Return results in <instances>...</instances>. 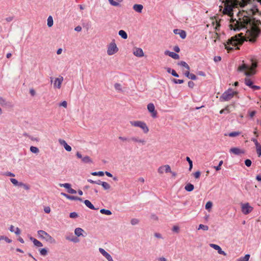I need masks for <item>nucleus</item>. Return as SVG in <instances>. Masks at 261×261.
Listing matches in <instances>:
<instances>
[{"label":"nucleus","mask_w":261,"mask_h":261,"mask_svg":"<svg viewBox=\"0 0 261 261\" xmlns=\"http://www.w3.org/2000/svg\"><path fill=\"white\" fill-rule=\"evenodd\" d=\"M223 13L230 17L229 27L235 31L244 30L245 35L240 37L243 34L232 37L225 44V48L230 51L238 46L242 44L244 40L254 43L259 37L261 30L258 25L261 24L260 20L253 17L257 13H259L257 8L256 2L254 5L251 3V0H225Z\"/></svg>","instance_id":"1"},{"label":"nucleus","mask_w":261,"mask_h":261,"mask_svg":"<svg viewBox=\"0 0 261 261\" xmlns=\"http://www.w3.org/2000/svg\"><path fill=\"white\" fill-rule=\"evenodd\" d=\"M250 62V65L243 64L238 68L240 71H245L244 74L246 76H250L256 73L255 68L257 67V62L254 58H251Z\"/></svg>","instance_id":"2"},{"label":"nucleus","mask_w":261,"mask_h":261,"mask_svg":"<svg viewBox=\"0 0 261 261\" xmlns=\"http://www.w3.org/2000/svg\"><path fill=\"white\" fill-rule=\"evenodd\" d=\"M237 94V92L233 91L231 89H228L220 96V100L222 101H228L231 99L234 96V95Z\"/></svg>","instance_id":"3"},{"label":"nucleus","mask_w":261,"mask_h":261,"mask_svg":"<svg viewBox=\"0 0 261 261\" xmlns=\"http://www.w3.org/2000/svg\"><path fill=\"white\" fill-rule=\"evenodd\" d=\"M130 123L132 126L141 128L145 134L147 133L149 131V128L144 122L141 121H130Z\"/></svg>","instance_id":"4"},{"label":"nucleus","mask_w":261,"mask_h":261,"mask_svg":"<svg viewBox=\"0 0 261 261\" xmlns=\"http://www.w3.org/2000/svg\"><path fill=\"white\" fill-rule=\"evenodd\" d=\"M164 169H165V172L166 173H171L172 174V175L174 177H175L176 176V173L175 172H173L171 170L170 166L168 165H166L164 166H162L160 167L158 169V172L160 174H163V170Z\"/></svg>","instance_id":"5"},{"label":"nucleus","mask_w":261,"mask_h":261,"mask_svg":"<svg viewBox=\"0 0 261 261\" xmlns=\"http://www.w3.org/2000/svg\"><path fill=\"white\" fill-rule=\"evenodd\" d=\"M118 51V48L117 47L116 43L114 41L110 43L107 49L108 55L110 56L113 55L116 53Z\"/></svg>","instance_id":"6"},{"label":"nucleus","mask_w":261,"mask_h":261,"mask_svg":"<svg viewBox=\"0 0 261 261\" xmlns=\"http://www.w3.org/2000/svg\"><path fill=\"white\" fill-rule=\"evenodd\" d=\"M76 155L77 158L81 159L82 162L85 164H91L93 162L92 160L89 156L85 155L83 156L82 154L79 152H76Z\"/></svg>","instance_id":"7"},{"label":"nucleus","mask_w":261,"mask_h":261,"mask_svg":"<svg viewBox=\"0 0 261 261\" xmlns=\"http://www.w3.org/2000/svg\"><path fill=\"white\" fill-rule=\"evenodd\" d=\"M50 79L51 82L54 83V87L55 88L60 89L61 87L62 83L63 81V77L62 76H60L58 78H56L54 81H53V77H51Z\"/></svg>","instance_id":"8"},{"label":"nucleus","mask_w":261,"mask_h":261,"mask_svg":"<svg viewBox=\"0 0 261 261\" xmlns=\"http://www.w3.org/2000/svg\"><path fill=\"white\" fill-rule=\"evenodd\" d=\"M253 210V207L249 205L248 203H245L242 205V211L245 215L250 213Z\"/></svg>","instance_id":"9"},{"label":"nucleus","mask_w":261,"mask_h":261,"mask_svg":"<svg viewBox=\"0 0 261 261\" xmlns=\"http://www.w3.org/2000/svg\"><path fill=\"white\" fill-rule=\"evenodd\" d=\"M147 110L151 114V116L153 118H156L157 116V112L155 110V107L153 103H149L147 105Z\"/></svg>","instance_id":"10"},{"label":"nucleus","mask_w":261,"mask_h":261,"mask_svg":"<svg viewBox=\"0 0 261 261\" xmlns=\"http://www.w3.org/2000/svg\"><path fill=\"white\" fill-rule=\"evenodd\" d=\"M210 246L217 250L219 254H222L225 256L226 255V253L221 249V247L219 245L214 244H210Z\"/></svg>","instance_id":"11"},{"label":"nucleus","mask_w":261,"mask_h":261,"mask_svg":"<svg viewBox=\"0 0 261 261\" xmlns=\"http://www.w3.org/2000/svg\"><path fill=\"white\" fill-rule=\"evenodd\" d=\"M37 234L38 237L43 240H46L48 236H49V234L47 233L46 231L42 230H39L37 231Z\"/></svg>","instance_id":"12"},{"label":"nucleus","mask_w":261,"mask_h":261,"mask_svg":"<svg viewBox=\"0 0 261 261\" xmlns=\"http://www.w3.org/2000/svg\"><path fill=\"white\" fill-rule=\"evenodd\" d=\"M230 153H233L235 155H239L241 153H244L245 151L238 147H233L230 148L229 150Z\"/></svg>","instance_id":"13"},{"label":"nucleus","mask_w":261,"mask_h":261,"mask_svg":"<svg viewBox=\"0 0 261 261\" xmlns=\"http://www.w3.org/2000/svg\"><path fill=\"white\" fill-rule=\"evenodd\" d=\"M59 142L60 143V144L63 146L64 148L65 149V150L67 151H70L72 149L71 147L70 146H69V145L67 144V143H66V142L64 140H63V139H59Z\"/></svg>","instance_id":"14"},{"label":"nucleus","mask_w":261,"mask_h":261,"mask_svg":"<svg viewBox=\"0 0 261 261\" xmlns=\"http://www.w3.org/2000/svg\"><path fill=\"white\" fill-rule=\"evenodd\" d=\"M164 54L165 55L169 56L174 59H178L179 58V56L178 54L174 52L170 51L168 50H165Z\"/></svg>","instance_id":"15"},{"label":"nucleus","mask_w":261,"mask_h":261,"mask_svg":"<svg viewBox=\"0 0 261 261\" xmlns=\"http://www.w3.org/2000/svg\"><path fill=\"white\" fill-rule=\"evenodd\" d=\"M130 140L134 142L141 143L142 145H144L146 143V141L144 139H141L138 137H132L130 138Z\"/></svg>","instance_id":"16"},{"label":"nucleus","mask_w":261,"mask_h":261,"mask_svg":"<svg viewBox=\"0 0 261 261\" xmlns=\"http://www.w3.org/2000/svg\"><path fill=\"white\" fill-rule=\"evenodd\" d=\"M134 55L138 57H142L144 56V53L141 48H136L133 52Z\"/></svg>","instance_id":"17"},{"label":"nucleus","mask_w":261,"mask_h":261,"mask_svg":"<svg viewBox=\"0 0 261 261\" xmlns=\"http://www.w3.org/2000/svg\"><path fill=\"white\" fill-rule=\"evenodd\" d=\"M0 105L2 106H6L8 107H12L11 102L7 101L5 98L0 97Z\"/></svg>","instance_id":"18"},{"label":"nucleus","mask_w":261,"mask_h":261,"mask_svg":"<svg viewBox=\"0 0 261 261\" xmlns=\"http://www.w3.org/2000/svg\"><path fill=\"white\" fill-rule=\"evenodd\" d=\"M133 8L136 12L141 13L142 12L143 6L141 4H135Z\"/></svg>","instance_id":"19"},{"label":"nucleus","mask_w":261,"mask_h":261,"mask_svg":"<svg viewBox=\"0 0 261 261\" xmlns=\"http://www.w3.org/2000/svg\"><path fill=\"white\" fill-rule=\"evenodd\" d=\"M30 239L33 242L35 246H36L37 247L43 246L42 243L41 242L37 240V239H36L32 237H31L30 238Z\"/></svg>","instance_id":"20"},{"label":"nucleus","mask_w":261,"mask_h":261,"mask_svg":"<svg viewBox=\"0 0 261 261\" xmlns=\"http://www.w3.org/2000/svg\"><path fill=\"white\" fill-rule=\"evenodd\" d=\"M85 204L91 210H97L98 208H95L91 202L88 200H85L84 201Z\"/></svg>","instance_id":"21"},{"label":"nucleus","mask_w":261,"mask_h":261,"mask_svg":"<svg viewBox=\"0 0 261 261\" xmlns=\"http://www.w3.org/2000/svg\"><path fill=\"white\" fill-rule=\"evenodd\" d=\"M248 77L249 76H247L244 79V82H245V84H246V85L249 87L250 88H251L253 85V82Z\"/></svg>","instance_id":"22"},{"label":"nucleus","mask_w":261,"mask_h":261,"mask_svg":"<svg viewBox=\"0 0 261 261\" xmlns=\"http://www.w3.org/2000/svg\"><path fill=\"white\" fill-rule=\"evenodd\" d=\"M84 231L82 228L78 227L75 229L74 233L77 237H79L83 234V232Z\"/></svg>","instance_id":"23"},{"label":"nucleus","mask_w":261,"mask_h":261,"mask_svg":"<svg viewBox=\"0 0 261 261\" xmlns=\"http://www.w3.org/2000/svg\"><path fill=\"white\" fill-rule=\"evenodd\" d=\"M109 3L113 6H118L119 3L121 2L122 0H108Z\"/></svg>","instance_id":"24"},{"label":"nucleus","mask_w":261,"mask_h":261,"mask_svg":"<svg viewBox=\"0 0 261 261\" xmlns=\"http://www.w3.org/2000/svg\"><path fill=\"white\" fill-rule=\"evenodd\" d=\"M194 187L193 185L189 183L185 187V189L188 192H191L194 190Z\"/></svg>","instance_id":"25"},{"label":"nucleus","mask_w":261,"mask_h":261,"mask_svg":"<svg viewBox=\"0 0 261 261\" xmlns=\"http://www.w3.org/2000/svg\"><path fill=\"white\" fill-rule=\"evenodd\" d=\"M118 34L124 39L127 38V35L126 33L123 30H120L118 32Z\"/></svg>","instance_id":"26"},{"label":"nucleus","mask_w":261,"mask_h":261,"mask_svg":"<svg viewBox=\"0 0 261 261\" xmlns=\"http://www.w3.org/2000/svg\"><path fill=\"white\" fill-rule=\"evenodd\" d=\"M100 185H101L105 190H109L111 188L110 185L105 181H101Z\"/></svg>","instance_id":"27"},{"label":"nucleus","mask_w":261,"mask_h":261,"mask_svg":"<svg viewBox=\"0 0 261 261\" xmlns=\"http://www.w3.org/2000/svg\"><path fill=\"white\" fill-rule=\"evenodd\" d=\"M47 25L48 27H51L53 25L54 20L51 16H48L47 18Z\"/></svg>","instance_id":"28"},{"label":"nucleus","mask_w":261,"mask_h":261,"mask_svg":"<svg viewBox=\"0 0 261 261\" xmlns=\"http://www.w3.org/2000/svg\"><path fill=\"white\" fill-rule=\"evenodd\" d=\"M178 65L181 66L182 67H184L185 68H186L187 70H190V66L188 65V64L185 61H181L179 63H178Z\"/></svg>","instance_id":"29"},{"label":"nucleus","mask_w":261,"mask_h":261,"mask_svg":"<svg viewBox=\"0 0 261 261\" xmlns=\"http://www.w3.org/2000/svg\"><path fill=\"white\" fill-rule=\"evenodd\" d=\"M249 258H250V255L246 254L244 256L240 257L238 259V261H248Z\"/></svg>","instance_id":"30"},{"label":"nucleus","mask_w":261,"mask_h":261,"mask_svg":"<svg viewBox=\"0 0 261 261\" xmlns=\"http://www.w3.org/2000/svg\"><path fill=\"white\" fill-rule=\"evenodd\" d=\"M100 212L102 214H105L107 215H111L112 214V212L111 211L109 210H106L104 208L101 209L100 210Z\"/></svg>","instance_id":"31"},{"label":"nucleus","mask_w":261,"mask_h":261,"mask_svg":"<svg viewBox=\"0 0 261 261\" xmlns=\"http://www.w3.org/2000/svg\"><path fill=\"white\" fill-rule=\"evenodd\" d=\"M45 241L51 244L56 243V240L49 234Z\"/></svg>","instance_id":"32"},{"label":"nucleus","mask_w":261,"mask_h":261,"mask_svg":"<svg viewBox=\"0 0 261 261\" xmlns=\"http://www.w3.org/2000/svg\"><path fill=\"white\" fill-rule=\"evenodd\" d=\"M211 38L214 39V42L216 41L217 39L219 38V36L217 32L211 33Z\"/></svg>","instance_id":"33"},{"label":"nucleus","mask_w":261,"mask_h":261,"mask_svg":"<svg viewBox=\"0 0 261 261\" xmlns=\"http://www.w3.org/2000/svg\"><path fill=\"white\" fill-rule=\"evenodd\" d=\"M59 186L61 187H64L67 189L68 190H69V189L71 188V185L68 183H65V184H60Z\"/></svg>","instance_id":"34"},{"label":"nucleus","mask_w":261,"mask_h":261,"mask_svg":"<svg viewBox=\"0 0 261 261\" xmlns=\"http://www.w3.org/2000/svg\"><path fill=\"white\" fill-rule=\"evenodd\" d=\"M1 240H5L6 242L10 243L12 242V240L9 239L8 237L4 236H0V241Z\"/></svg>","instance_id":"35"},{"label":"nucleus","mask_w":261,"mask_h":261,"mask_svg":"<svg viewBox=\"0 0 261 261\" xmlns=\"http://www.w3.org/2000/svg\"><path fill=\"white\" fill-rule=\"evenodd\" d=\"M202 229L203 230L206 231L208 229V226L207 225H205L203 224H200L198 226V229Z\"/></svg>","instance_id":"36"},{"label":"nucleus","mask_w":261,"mask_h":261,"mask_svg":"<svg viewBox=\"0 0 261 261\" xmlns=\"http://www.w3.org/2000/svg\"><path fill=\"white\" fill-rule=\"evenodd\" d=\"M30 151L34 153H38L39 152V149L35 146H31L30 147Z\"/></svg>","instance_id":"37"},{"label":"nucleus","mask_w":261,"mask_h":261,"mask_svg":"<svg viewBox=\"0 0 261 261\" xmlns=\"http://www.w3.org/2000/svg\"><path fill=\"white\" fill-rule=\"evenodd\" d=\"M99 251L105 257L107 256L109 253H108L105 249L101 248H99Z\"/></svg>","instance_id":"38"},{"label":"nucleus","mask_w":261,"mask_h":261,"mask_svg":"<svg viewBox=\"0 0 261 261\" xmlns=\"http://www.w3.org/2000/svg\"><path fill=\"white\" fill-rule=\"evenodd\" d=\"M241 133L240 132H233L228 134V136L230 137H234L239 136Z\"/></svg>","instance_id":"39"},{"label":"nucleus","mask_w":261,"mask_h":261,"mask_svg":"<svg viewBox=\"0 0 261 261\" xmlns=\"http://www.w3.org/2000/svg\"><path fill=\"white\" fill-rule=\"evenodd\" d=\"M114 87L117 91H119V92L122 91L121 85L120 84L116 83L114 85Z\"/></svg>","instance_id":"40"},{"label":"nucleus","mask_w":261,"mask_h":261,"mask_svg":"<svg viewBox=\"0 0 261 261\" xmlns=\"http://www.w3.org/2000/svg\"><path fill=\"white\" fill-rule=\"evenodd\" d=\"M68 199L72 200H79L80 201H82V199L81 198L74 196H70V195H69V196L68 197Z\"/></svg>","instance_id":"41"},{"label":"nucleus","mask_w":261,"mask_h":261,"mask_svg":"<svg viewBox=\"0 0 261 261\" xmlns=\"http://www.w3.org/2000/svg\"><path fill=\"white\" fill-rule=\"evenodd\" d=\"M92 175L94 176H102L104 175V172L103 171H98V172H93L91 173Z\"/></svg>","instance_id":"42"},{"label":"nucleus","mask_w":261,"mask_h":261,"mask_svg":"<svg viewBox=\"0 0 261 261\" xmlns=\"http://www.w3.org/2000/svg\"><path fill=\"white\" fill-rule=\"evenodd\" d=\"M179 35L182 39H185L186 37V32L184 30H180L179 32Z\"/></svg>","instance_id":"43"},{"label":"nucleus","mask_w":261,"mask_h":261,"mask_svg":"<svg viewBox=\"0 0 261 261\" xmlns=\"http://www.w3.org/2000/svg\"><path fill=\"white\" fill-rule=\"evenodd\" d=\"M256 149V152L258 156L261 155V145L259 144L255 146Z\"/></svg>","instance_id":"44"},{"label":"nucleus","mask_w":261,"mask_h":261,"mask_svg":"<svg viewBox=\"0 0 261 261\" xmlns=\"http://www.w3.org/2000/svg\"><path fill=\"white\" fill-rule=\"evenodd\" d=\"M39 251L41 255L43 256H45L47 254V250L46 248H42L39 250Z\"/></svg>","instance_id":"45"},{"label":"nucleus","mask_w":261,"mask_h":261,"mask_svg":"<svg viewBox=\"0 0 261 261\" xmlns=\"http://www.w3.org/2000/svg\"><path fill=\"white\" fill-rule=\"evenodd\" d=\"M213 206V203L211 201H208L205 204V208L207 210H210Z\"/></svg>","instance_id":"46"},{"label":"nucleus","mask_w":261,"mask_h":261,"mask_svg":"<svg viewBox=\"0 0 261 261\" xmlns=\"http://www.w3.org/2000/svg\"><path fill=\"white\" fill-rule=\"evenodd\" d=\"M88 182H90V183H91V184H97V185H100V183H101V181L100 180H96V181H94V180H93L91 179H88L87 180Z\"/></svg>","instance_id":"47"},{"label":"nucleus","mask_w":261,"mask_h":261,"mask_svg":"<svg viewBox=\"0 0 261 261\" xmlns=\"http://www.w3.org/2000/svg\"><path fill=\"white\" fill-rule=\"evenodd\" d=\"M139 220L136 218H133L130 221V223L133 225H137L139 223Z\"/></svg>","instance_id":"48"},{"label":"nucleus","mask_w":261,"mask_h":261,"mask_svg":"<svg viewBox=\"0 0 261 261\" xmlns=\"http://www.w3.org/2000/svg\"><path fill=\"white\" fill-rule=\"evenodd\" d=\"M223 161H220L219 162V165L217 166H215L214 168L217 170L219 171L221 169V166L223 164Z\"/></svg>","instance_id":"49"},{"label":"nucleus","mask_w":261,"mask_h":261,"mask_svg":"<svg viewBox=\"0 0 261 261\" xmlns=\"http://www.w3.org/2000/svg\"><path fill=\"white\" fill-rule=\"evenodd\" d=\"M172 81L175 84H182L184 83V80H177V79H173L172 80Z\"/></svg>","instance_id":"50"},{"label":"nucleus","mask_w":261,"mask_h":261,"mask_svg":"<svg viewBox=\"0 0 261 261\" xmlns=\"http://www.w3.org/2000/svg\"><path fill=\"white\" fill-rule=\"evenodd\" d=\"M71 218H76L78 217V214L76 212H72L69 215Z\"/></svg>","instance_id":"51"},{"label":"nucleus","mask_w":261,"mask_h":261,"mask_svg":"<svg viewBox=\"0 0 261 261\" xmlns=\"http://www.w3.org/2000/svg\"><path fill=\"white\" fill-rule=\"evenodd\" d=\"M118 139L122 141H130V138H127L126 137H121V136H120L118 137Z\"/></svg>","instance_id":"52"},{"label":"nucleus","mask_w":261,"mask_h":261,"mask_svg":"<svg viewBox=\"0 0 261 261\" xmlns=\"http://www.w3.org/2000/svg\"><path fill=\"white\" fill-rule=\"evenodd\" d=\"M252 162L249 159H247L245 161V164L247 167H250L251 165Z\"/></svg>","instance_id":"53"},{"label":"nucleus","mask_w":261,"mask_h":261,"mask_svg":"<svg viewBox=\"0 0 261 261\" xmlns=\"http://www.w3.org/2000/svg\"><path fill=\"white\" fill-rule=\"evenodd\" d=\"M172 231L176 233H178L179 231V228L177 225H174L172 228Z\"/></svg>","instance_id":"54"},{"label":"nucleus","mask_w":261,"mask_h":261,"mask_svg":"<svg viewBox=\"0 0 261 261\" xmlns=\"http://www.w3.org/2000/svg\"><path fill=\"white\" fill-rule=\"evenodd\" d=\"M10 181L14 186H17L18 181L15 178H11Z\"/></svg>","instance_id":"55"},{"label":"nucleus","mask_w":261,"mask_h":261,"mask_svg":"<svg viewBox=\"0 0 261 261\" xmlns=\"http://www.w3.org/2000/svg\"><path fill=\"white\" fill-rule=\"evenodd\" d=\"M188 78L192 80H196L197 79V76L193 73H190V75H189Z\"/></svg>","instance_id":"56"},{"label":"nucleus","mask_w":261,"mask_h":261,"mask_svg":"<svg viewBox=\"0 0 261 261\" xmlns=\"http://www.w3.org/2000/svg\"><path fill=\"white\" fill-rule=\"evenodd\" d=\"M66 239L68 240H69L71 242L76 243L79 242V240L77 238H74V239H70L69 237H66Z\"/></svg>","instance_id":"57"},{"label":"nucleus","mask_w":261,"mask_h":261,"mask_svg":"<svg viewBox=\"0 0 261 261\" xmlns=\"http://www.w3.org/2000/svg\"><path fill=\"white\" fill-rule=\"evenodd\" d=\"M200 175V172L198 171L194 173V176L195 178H198Z\"/></svg>","instance_id":"58"},{"label":"nucleus","mask_w":261,"mask_h":261,"mask_svg":"<svg viewBox=\"0 0 261 261\" xmlns=\"http://www.w3.org/2000/svg\"><path fill=\"white\" fill-rule=\"evenodd\" d=\"M215 62H217L221 60V57L220 56H215L214 58Z\"/></svg>","instance_id":"59"},{"label":"nucleus","mask_w":261,"mask_h":261,"mask_svg":"<svg viewBox=\"0 0 261 261\" xmlns=\"http://www.w3.org/2000/svg\"><path fill=\"white\" fill-rule=\"evenodd\" d=\"M59 105L60 106H62L66 108L67 106V103L66 101H63L61 103H60Z\"/></svg>","instance_id":"60"},{"label":"nucleus","mask_w":261,"mask_h":261,"mask_svg":"<svg viewBox=\"0 0 261 261\" xmlns=\"http://www.w3.org/2000/svg\"><path fill=\"white\" fill-rule=\"evenodd\" d=\"M171 73L173 76L175 77H178L179 76L178 74L173 69L172 70Z\"/></svg>","instance_id":"61"},{"label":"nucleus","mask_w":261,"mask_h":261,"mask_svg":"<svg viewBox=\"0 0 261 261\" xmlns=\"http://www.w3.org/2000/svg\"><path fill=\"white\" fill-rule=\"evenodd\" d=\"M195 84L192 81H189L188 82V86L191 88H193Z\"/></svg>","instance_id":"62"},{"label":"nucleus","mask_w":261,"mask_h":261,"mask_svg":"<svg viewBox=\"0 0 261 261\" xmlns=\"http://www.w3.org/2000/svg\"><path fill=\"white\" fill-rule=\"evenodd\" d=\"M44 211L46 213L48 214L50 212V208L49 206H47L44 208Z\"/></svg>","instance_id":"63"},{"label":"nucleus","mask_w":261,"mask_h":261,"mask_svg":"<svg viewBox=\"0 0 261 261\" xmlns=\"http://www.w3.org/2000/svg\"><path fill=\"white\" fill-rule=\"evenodd\" d=\"M106 258L107 259L108 261H114L112 257L110 254L107 256H106Z\"/></svg>","instance_id":"64"}]
</instances>
